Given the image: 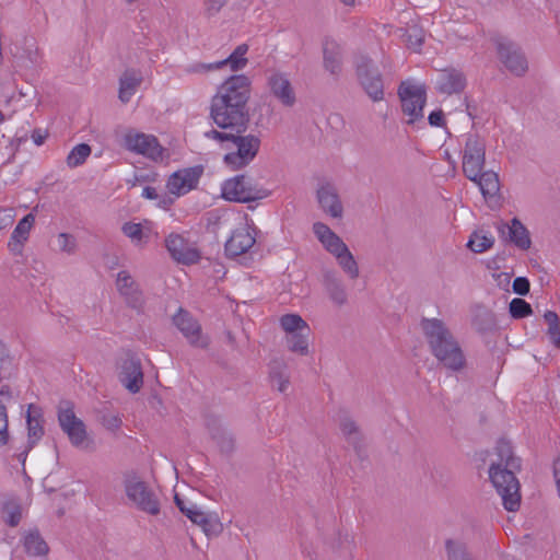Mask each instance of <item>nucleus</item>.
<instances>
[{
    "mask_svg": "<svg viewBox=\"0 0 560 560\" xmlns=\"http://www.w3.org/2000/svg\"><path fill=\"white\" fill-rule=\"evenodd\" d=\"M34 222L35 217L32 213L26 214L23 219L19 221L8 243V247L12 254H22L23 244L25 241H27L30 231Z\"/></svg>",
    "mask_w": 560,
    "mask_h": 560,
    "instance_id": "26",
    "label": "nucleus"
},
{
    "mask_svg": "<svg viewBox=\"0 0 560 560\" xmlns=\"http://www.w3.org/2000/svg\"><path fill=\"white\" fill-rule=\"evenodd\" d=\"M467 84L465 74L457 69H445L439 72L435 89L441 94L452 95L462 93Z\"/></svg>",
    "mask_w": 560,
    "mask_h": 560,
    "instance_id": "20",
    "label": "nucleus"
},
{
    "mask_svg": "<svg viewBox=\"0 0 560 560\" xmlns=\"http://www.w3.org/2000/svg\"><path fill=\"white\" fill-rule=\"evenodd\" d=\"M101 424L108 431L116 432L121 427V419L117 413L103 412L98 417Z\"/></svg>",
    "mask_w": 560,
    "mask_h": 560,
    "instance_id": "44",
    "label": "nucleus"
},
{
    "mask_svg": "<svg viewBox=\"0 0 560 560\" xmlns=\"http://www.w3.org/2000/svg\"><path fill=\"white\" fill-rule=\"evenodd\" d=\"M174 502L187 518H190L192 513H196L199 510L196 504H187L177 493L174 497Z\"/></svg>",
    "mask_w": 560,
    "mask_h": 560,
    "instance_id": "49",
    "label": "nucleus"
},
{
    "mask_svg": "<svg viewBox=\"0 0 560 560\" xmlns=\"http://www.w3.org/2000/svg\"><path fill=\"white\" fill-rule=\"evenodd\" d=\"M324 285L330 300L338 306L347 303L348 296L345 285L335 271L324 273Z\"/></svg>",
    "mask_w": 560,
    "mask_h": 560,
    "instance_id": "28",
    "label": "nucleus"
},
{
    "mask_svg": "<svg viewBox=\"0 0 560 560\" xmlns=\"http://www.w3.org/2000/svg\"><path fill=\"white\" fill-rule=\"evenodd\" d=\"M308 335L310 331L300 330L287 335L285 341L288 349L300 355H307L308 350Z\"/></svg>",
    "mask_w": 560,
    "mask_h": 560,
    "instance_id": "35",
    "label": "nucleus"
},
{
    "mask_svg": "<svg viewBox=\"0 0 560 560\" xmlns=\"http://www.w3.org/2000/svg\"><path fill=\"white\" fill-rule=\"evenodd\" d=\"M494 43L498 56L505 68L517 77L525 74L528 70V63L521 48L503 37L495 38Z\"/></svg>",
    "mask_w": 560,
    "mask_h": 560,
    "instance_id": "12",
    "label": "nucleus"
},
{
    "mask_svg": "<svg viewBox=\"0 0 560 560\" xmlns=\"http://www.w3.org/2000/svg\"><path fill=\"white\" fill-rule=\"evenodd\" d=\"M228 0H207L206 13L208 16L215 15L225 4Z\"/></svg>",
    "mask_w": 560,
    "mask_h": 560,
    "instance_id": "52",
    "label": "nucleus"
},
{
    "mask_svg": "<svg viewBox=\"0 0 560 560\" xmlns=\"http://www.w3.org/2000/svg\"><path fill=\"white\" fill-rule=\"evenodd\" d=\"M402 113L408 116L406 124L415 125L423 119V107L427 103V91L423 84L404 81L398 88Z\"/></svg>",
    "mask_w": 560,
    "mask_h": 560,
    "instance_id": "6",
    "label": "nucleus"
},
{
    "mask_svg": "<svg viewBox=\"0 0 560 560\" xmlns=\"http://www.w3.org/2000/svg\"><path fill=\"white\" fill-rule=\"evenodd\" d=\"M249 78L244 74L231 75L211 100V119L225 131L245 132L249 124Z\"/></svg>",
    "mask_w": 560,
    "mask_h": 560,
    "instance_id": "1",
    "label": "nucleus"
},
{
    "mask_svg": "<svg viewBox=\"0 0 560 560\" xmlns=\"http://www.w3.org/2000/svg\"><path fill=\"white\" fill-rule=\"evenodd\" d=\"M189 520L200 526L207 536H218L223 530L222 523L214 513H205L199 509Z\"/></svg>",
    "mask_w": 560,
    "mask_h": 560,
    "instance_id": "30",
    "label": "nucleus"
},
{
    "mask_svg": "<svg viewBox=\"0 0 560 560\" xmlns=\"http://www.w3.org/2000/svg\"><path fill=\"white\" fill-rule=\"evenodd\" d=\"M26 421L28 431V448H32L44 434L39 416L36 415V408L33 405H30L28 407Z\"/></svg>",
    "mask_w": 560,
    "mask_h": 560,
    "instance_id": "33",
    "label": "nucleus"
},
{
    "mask_svg": "<svg viewBox=\"0 0 560 560\" xmlns=\"http://www.w3.org/2000/svg\"><path fill=\"white\" fill-rule=\"evenodd\" d=\"M512 288L514 293L518 295H526L529 292L530 283L526 277H517L514 279Z\"/></svg>",
    "mask_w": 560,
    "mask_h": 560,
    "instance_id": "50",
    "label": "nucleus"
},
{
    "mask_svg": "<svg viewBox=\"0 0 560 560\" xmlns=\"http://www.w3.org/2000/svg\"><path fill=\"white\" fill-rule=\"evenodd\" d=\"M0 395H2V396H4V395H5V396H8V397L10 398V397H11V393H10V390H9V387H7V389H4V387H3V388L1 389V392H0Z\"/></svg>",
    "mask_w": 560,
    "mask_h": 560,
    "instance_id": "60",
    "label": "nucleus"
},
{
    "mask_svg": "<svg viewBox=\"0 0 560 560\" xmlns=\"http://www.w3.org/2000/svg\"><path fill=\"white\" fill-rule=\"evenodd\" d=\"M142 197H144L147 199H158L159 195L154 187L147 186L142 190Z\"/></svg>",
    "mask_w": 560,
    "mask_h": 560,
    "instance_id": "56",
    "label": "nucleus"
},
{
    "mask_svg": "<svg viewBox=\"0 0 560 560\" xmlns=\"http://www.w3.org/2000/svg\"><path fill=\"white\" fill-rule=\"evenodd\" d=\"M424 42V37L422 35V31L418 28H411L407 34V43L408 46L413 49H419Z\"/></svg>",
    "mask_w": 560,
    "mask_h": 560,
    "instance_id": "48",
    "label": "nucleus"
},
{
    "mask_svg": "<svg viewBox=\"0 0 560 560\" xmlns=\"http://www.w3.org/2000/svg\"><path fill=\"white\" fill-rule=\"evenodd\" d=\"M270 380L277 386V389L283 393L290 383L288 366L283 360L276 359L270 363Z\"/></svg>",
    "mask_w": 560,
    "mask_h": 560,
    "instance_id": "32",
    "label": "nucleus"
},
{
    "mask_svg": "<svg viewBox=\"0 0 560 560\" xmlns=\"http://www.w3.org/2000/svg\"><path fill=\"white\" fill-rule=\"evenodd\" d=\"M342 4L347 7H353L355 3V0H339Z\"/></svg>",
    "mask_w": 560,
    "mask_h": 560,
    "instance_id": "59",
    "label": "nucleus"
},
{
    "mask_svg": "<svg viewBox=\"0 0 560 560\" xmlns=\"http://www.w3.org/2000/svg\"><path fill=\"white\" fill-rule=\"evenodd\" d=\"M23 547L31 557H44L48 553L49 547L37 529H30L23 535Z\"/></svg>",
    "mask_w": 560,
    "mask_h": 560,
    "instance_id": "29",
    "label": "nucleus"
},
{
    "mask_svg": "<svg viewBox=\"0 0 560 560\" xmlns=\"http://www.w3.org/2000/svg\"><path fill=\"white\" fill-rule=\"evenodd\" d=\"M124 485L127 498L137 509L150 515L160 513V501L155 492L136 474L127 475Z\"/></svg>",
    "mask_w": 560,
    "mask_h": 560,
    "instance_id": "7",
    "label": "nucleus"
},
{
    "mask_svg": "<svg viewBox=\"0 0 560 560\" xmlns=\"http://www.w3.org/2000/svg\"><path fill=\"white\" fill-rule=\"evenodd\" d=\"M472 182L478 185L485 199L493 198L500 191L499 175L493 171L480 172V175Z\"/></svg>",
    "mask_w": 560,
    "mask_h": 560,
    "instance_id": "31",
    "label": "nucleus"
},
{
    "mask_svg": "<svg viewBox=\"0 0 560 560\" xmlns=\"http://www.w3.org/2000/svg\"><path fill=\"white\" fill-rule=\"evenodd\" d=\"M313 232L325 249L336 256L348 246L328 225L322 222L313 224Z\"/></svg>",
    "mask_w": 560,
    "mask_h": 560,
    "instance_id": "24",
    "label": "nucleus"
},
{
    "mask_svg": "<svg viewBox=\"0 0 560 560\" xmlns=\"http://www.w3.org/2000/svg\"><path fill=\"white\" fill-rule=\"evenodd\" d=\"M243 133L211 129L205 132V137L219 141L221 147L229 151L223 159L225 164L234 170H240L256 158L260 148V139L257 136H244Z\"/></svg>",
    "mask_w": 560,
    "mask_h": 560,
    "instance_id": "4",
    "label": "nucleus"
},
{
    "mask_svg": "<svg viewBox=\"0 0 560 560\" xmlns=\"http://www.w3.org/2000/svg\"><path fill=\"white\" fill-rule=\"evenodd\" d=\"M547 334L556 348L560 349V323L556 325H549Z\"/></svg>",
    "mask_w": 560,
    "mask_h": 560,
    "instance_id": "53",
    "label": "nucleus"
},
{
    "mask_svg": "<svg viewBox=\"0 0 560 560\" xmlns=\"http://www.w3.org/2000/svg\"><path fill=\"white\" fill-rule=\"evenodd\" d=\"M173 202H174V199H173V198L167 197V196H164V197L160 200L159 205H160L161 207H163L164 209H166L167 207H170L171 205H173Z\"/></svg>",
    "mask_w": 560,
    "mask_h": 560,
    "instance_id": "58",
    "label": "nucleus"
},
{
    "mask_svg": "<svg viewBox=\"0 0 560 560\" xmlns=\"http://www.w3.org/2000/svg\"><path fill=\"white\" fill-rule=\"evenodd\" d=\"M280 326L287 335L300 330L310 331L307 323L298 314H285L280 317Z\"/></svg>",
    "mask_w": 560,
    "mask_h": 560,
    "instance_id": "36",
    "label": "nucleus"
},
{
    "mask_svg": "<svg viewBox=\"0 0 560 560\" xmlns=\"http://www.w3.org/2000/svg\"><path fill=\"white\" fill-rule=\"evenodd\" d=\"M120 383L130 393H138L143 385V372L140 360L131 354L122 359L118 374Z\"/></svg>",
    "mask_w": 560,
    "mask_h": 560,
    "instance_id": "15",
    "label": "nucleus"
},
{
    "mask_svg": "<svg viewBox=\"0 0 560 560\" xmlns=\"http://www.w3.org/2000/svg\"><path fill=\"white\" fill-rule=\"evenodd\" d=\"M358 80L373 102H380L384 98L383 77L374 63V61L365 56L360 55L354 60Z\"/></svg>",
    "mask_w": 560,
    "mask_h": 560,
    "instance_id": "8",
    "label": "nucleus"
},
{
    "mask_svg": "<svg viewBox=\"0 0 560 560\" xmlns=\"http://www.w3.org/2000/svg\"><path fill=\"white\" fill-rule=\"evenodd\" d=\"M58 422L74 447L81 450L94 448V441L90 438L86 425L75 416L72 407L67 406L58 409Z\"/></svg>",
    "mask_w": 560,
    "mask_h": 560,
    "instance_id": "9",
    "label": "nucleus"
},
{
    "mask_svg": "<svg viewBox=\"0 0 560 560\" xmlns=\"http://www.w3.org/2000/svg\"><path fill=\"white\" fill-rule=\"evenodd\" d=\"M0 349L2 350V352L4 351V348H3L2 343H0Z\"/></svg>",
    "mask_w": 560,
    "mask_h": 560,
    "instance_id": "63",
    "label": "nucleus"
},
{
    "mask_svg": "<svg viewBox=\"0 0 560 560\" xmlns=\"http://www.w3.org/2000/svg\"><path fill=\"white\" fill-rule=\"evenodd\" d=\"M116 285L128 306L137 311L142 310L144 304L142 292L139 290L138 284L133 281L127 271L122 270L118 272Z\"/></svg>",
    "mask_w": 560,
    "mask_h": 560,
    "instance_id": "22",
    "label": "nucleus"
},
{
    "mask_svg": "<svg viewBox=\"0 0 560 560\" xmlns=\"http://www.w3.org/2000/svg\"><path fill=\"white\" fill-rule=\"evenodd\" d=\"M247 51L248 46L246 44H241L228 58L217 62L198 65L196 70L213 71L224 67H230L231 71L242 70L247 65V58L245 57Z\"/></svg>",
    "mask_w": 560,
    "mask_h": 560,
    "instance_id": "23",
    "label": "nucleus"
},
{
    "mask_svg": "<svg viewBox=\"0 0 560 560\" xmlns=\"http://www.w3.org/2000/svg\"><path fill=\"white\" fill-rule=\"evenodd\" d=\"M494 244V237L491 234L474 232L470 236L467 247L474 253H483Z\"/></svg>",
    "mask_w": 560,
    "mask_h": 560,
    "instance_id": "37",
    "label": "nucleus"
},
{
    "mask_svg": "<svg viewBox=\"0 0 560 560\" xmlns=\"http://www.w3.org/2000/svg\"><path fill=\"white\" fill-rule=\"evenodd\" d=\"M339 427L347 441L357 447L361 442V433L357 423L346 416L340 420Z\"/></svg>",
    "mask_w": 560,
    "mask_h": 560,
    "instance_id": "40",
    "label": "nucleus"
},
{
    "mask_svg": "<svg viewBox=\"0 0 560 560\" xmlns=\"http://www.w3.org/2000/svg\"><path fill=\"white\" fill-rule=\"evenodd\" d=\"M323 65L325 70L335 77L342 70V50L334 39L326 38L323 43Z\"/></svg>",
    "mask_w": 560,
    "mask_h": 560,
    "instance_id": "25",
    "label": "nucleus"
},
{
    "mask_svg": "<svg viewBox=\"0 0 560 560\" xmlns=\"http://www.w3.org/2000/svg\"><path fill=\"white\" fill-rule=\"evenodd\" d=\"M8 415L7 407L3 401L0 399V446H4L9 442V431H8Z\"/></svg>",
    "mask_w": 560,
    "mask_h": 560,
    "instance_id": "47",
    "label": "nucleus"
},
{
    "mask_svg": "<svg viewBox=\"0 0 560 560\" xmlns=\"http://www.w3.org/2000/svg\"><path fill=\"white\" fill-rule=\"evenodd\" d=\"M124 147L130 152L141 154L153 161L163 158V148L152 135L129 130L124 136Z\"/></svg>",
    "mask_w": 560,
    "mask_h": 560,
    "instance_id": "11",
    "label": "nucleus"
},
{
    "mask_svg": "<svg viewBox=\"0 0 560 560\" xmlns=\"http://www.w3.org/2000/svg\"><path fill=\"white\" fill-rule=\"evenodd\" d=\"M203 174V166L195 165L173 173L166 183L170 194L179 197L195 189Z\"/></svg>",
    "mask_w": 560,
    "mask_h": 560,
    "instance_id": "13",
    "label": "nucleus"
},
{
    "mask_svg": "<svg viewBox=\"0 0 560 560\" xmlns=\"http://www.w3.org/2000/svg\"><path fill=\"white\" fill-rule=\"evenodd\" d=\"M497 459L489 468V478L502 498L504 508L514 512L520 508V482L515 472L521 470V459L513 453L511 443L500 440L495 447Z\"/></svg>",
    "mask_w": 560,
    "mask_h": 560,
    "instance_id": "2",
    "label": "nucleus"
},
{
    "mask_svg": "<svg viewBox=\"0 0 560 560\" xmlns=\"http://www.w3.org/2000/svg\"><path fill=\"white\" fill-rule=\"evenodd\" d=\"M21 518L22 508L16 501L10 500L3 503L2 520L5 524H8L11 527H15L19 525Z\"/></svg>",
    "mask_w": 560,
    "mask_h": 560,
    "instance_id": "39",
    "label": "nucleus"
},
{
    "mask_svg": "<svg viewBox=\"0 0 560 560\" xmlns=\"http://www.w3.org/2000/svg\"><path fill=\"white\" fill-rule=\"evenodd\" d=\"M3 120V114L2 112L0 110V122Z\"/></svg>",
    "mask_w": 560,
    "mask_h": 560,
    "instance_id": "62",
    "label": "nucleus"
},
{
    "mask_svg": "<svg viewBox=\"0 0 560 560\" xmlns=\"http://www.w3.org/2000/svg\"><path fill=\"white\" fill-rule=\"evenodd\" d=\"M165 246L177 262L191 265L200 259L199 250L179 234H170L165 240Z\"/></svg>",
    "mask_w": 560,
    "mask_h": 560,
    "instance_id": "16",
    "label": "nucleus"
},
{
    "mask_svg": "<svg viewBox=\"0 0 560 560\" xmlns=\"http://www.w3.org/2000/svg\"><path fill=\"white\" fill-rule=\"evenodd\" d=\"M335 257L338 261V265L349 276L350 279H357L359 277V266L348 247Z\"/></svg>",
    "mask_w": 560,
    "mask_h": 560,
    "instance_id": "38",
    "label": "nucleus"
},
{
    "mask_svg": "<svg viewBox=\"0 0 560 560\" xmlns=\"http://www.w3.org/2000/svg\"><path fill=\"white\" fill-rule=\"evenodd\" d=\"M269 195L268 189L245 174L231 177L221 185L222 198L232 202L247 203L267 198Z\"/></svg>",
    "mask_w": 560,
    "mask_h": 560,
    "instance_id": "5",
    "label": "nucleus"
},
{
    "mask_svg": "<svg viewBox=\"0 0 560 560\" xmlns=\"http://www.w3.org/2000/svg\"><path fill=\"white\" fill-rule=\"evenodd\" d=\"M267 84L270 93L284 106L293 107L296 103V95L288 75L280 71H272Z\"/></svg>",
    "mask_w": 560,
    "mask_h": 560,
    "instance_id": "17",
    "label": "nucleus"
},
{
    "mask_svg": "<svg viewBox=\"0 0 560 560\" xmlns=\"http://www.w3.org/2000/svg\"><path fill=\"white\" fill-rule=\"evenodd\" d=\"M498 232L504 241L513 243L520 249L527 250L530 248L529 232L517 218H513L510 223H500Z\"/></svg>",
    "mask_w": 560,
    "mask_h": 560,
    "instance_id": "18",
    "label": "nucleus"
},
{
    "mask_svg": "<svg viewBox=\"0 0 560 560\" xmlns=\"http://www.w3.org/2000/svg\"><path fill=\"white\" fill-rule=\"evenodd\" d=\"M211 435L222 452L229 453L234 448V439L226 430L220 428L214 429Z\"/></svg>",
    "mask_w": 560,
    "mask_h": 560,
    "instance_id": "43",
    "label": "nucleus"
},
{
    "mask_svg": "<svg viewBox=\"0 0 560 560\" xmlns=\"http://www.w3.org/2000/svg\"><path fill=\"white\" fill-rule=\"evenodd\" d=\"M544 318L546 320V323L549 325H556V324H559L560 320H559V316L557 315L556 312L553 311H547L545 314H544Z\"/></svg>",
    "mask_w": 560,
    "mask_h": 560,
    "instance_id": "55",
    "label": "nucleus"
},
{
    "mask_svg": "<svg viewBox=\"0 0 560 560\" xmlns=\"http://www.w3.org/2000/svg\"><path fill=\"white\" fill-rule=\"evenodd\" d=\"M13 221H14L13 209L0 207V231L11 226Z\"/></svg>",
    "mask_w": 560,
    "mask_h": 560,
    "instance_id": "51",
    "label": "nucleus"
},
{
    "mask_svg": "<svg viewBox=\"0 0 560 560\" xmlns=\"http://www.w3.org/2000/svg\"><path fill=\"white\" fill-rule=\"evenodd\" d=\"M317 201L322 210L331 218L339 219L342 217L343 207L339 198L337 188L330 184H322L316 192Z\"/></svg>",
    "mask_w": 560,
    "mask_h": 560,
    "instance_id": "21",
    "label": "nucleus"
},
{
    "mask_svg": "<svg viewBox=\"0 0 560 560\" xmlns=\"http://www.w3.org/2000/svg\"><path fill=\"white\" fill-rule=\"evenodd\" d=\"M32 139L36 145H42L45 142L46 136L43 135L40 130H34Z\"/></svg>",
    "mask_w": 560,
    "mask_h": 560,
    "instance_id": "57",
    "label": "nucleus"
},
{
    "mask_svg": "<svg viewBox=\"0 0 560 560\" xmlns=\"http://www.w3.org/2000/svg\"><path fill=\"white\" fill-rule=\"evenodd\" d=\"M254 232L255 229H250L247 225L235 229L225 243L226 255L237 257L247 253L256 242Z\"/></svg>",
    "mask_w": 560,
    "mask_h": 560,
    "instance_id": "19",
    "label": "nucleus"
},
{
    "mask_svg": "<svg viewBox=\"0 0 560 560\" xmlns=\"http://www.w3.org/2000/svg\"><path fill=\"white\" fill-rule=\"evenodd\" d=\"M420 326L430 352L444 368L454 372L465 368L460 345L442 319L422 318Z\"/></svg>",
    "mask_w": 560,
    "mask_h": 560,
    "instance_id": "3",
    "label": "nucleus"
},
{
    "mask_svg": "<svg viewBox=\"0 0 560 560\" xmlns=\"http://www.w3.org/2000/svg\"><path fill=\"white\" fill-rule=\"evenodd\" d=\"M91 154V147L86 143L77 144L67 156V165L77 167L85 162Z\"/></svg>",
    "mask_w": 560,
    "mask_h": 560,
    "instance_id": "41",
    "label": "nucleus"
},
{
    "mask_svg": "<svg viewBox=\"0 0 560 560\" xmlns=\"http://www.w3.org/2000/svg\"><path fill=\"white\" fill-rule=\"evenodd\" d=\"M173 323L191 346L206 348L209 345V339L201 334L199 323L187 311L179 308L173 316Z\"/></svg>",
    "mask_w": 560,
    "mask_h": 560,
    "instance_id": "14",
    "label": "nucleus"
},
{
    "mask_svg": "<svg viewBox=\"0 0 560 560\" xmlns=\"http://www.w3.org/2000/svg\"><path fill=\"white\" fill-rule=\"evenodd\" d=\"M446 560H474L466 542L460 539L445 540Z\"/></svg>",
    "mask_w": 560,
    "mask_h": 560,
    "instance_id": "34",
    "label": "nucleus"
},
{
    "mask_svg": "<svg viewBox=\"0 0 560 560\" xmlns=\"http://www.w3.org/2000/svg\"><path fill=\"white\" fill-rule=\"evenodd\" d=\"M486 163V142L478 135H469L466 139L463 153V173L469 180H476V177L483 171Z\"/></svg>",
    "mask_w": 560,
    "mask_h": 560,
    "instance_id": "10",
    "label": "nucleus"
},
{
    "mask_svg": "<svg viewBox=\"0 0 560 560\" xmlns=\"http://www.w3.org/2000/svg\"><path fill=\"white\" fill-rule=\"evenodd\" d=\"M57 244L62 253L72 255L77 249V242L74 236L68 233H60L57 237Z\"/></svg>",
    "mask_w": 560,
    "mask_h": 560,
    "instance_id": "46",
    "label": "nucleus"
},
{
    "mask_svg": "<svg viewBox=\"0 0 560 560\" xmlns=\"http://www.w3.org/2000/svg\"><path fill=\"white\" fill-rule=\"evenodd\" d=\"M509 311L515 319L527 317L533 313L530 304L521 298H515L510 302Z\"/></svg>",
    "mask_w": 560,
    "mask_h": 560,
    "instance_id": "42",
    "label": "nucleus"
},
{
    "mask_svg": "<svg viewBox=\"0 0 560 560\" xmlns=\"http://www.w3.org/2000/svg\"><path fill=\"white\" fill-rule=\"evenodd\" d=\"M142 80L143 78L141 72L133 69L126 70L119 80V100L122 103L129 102L131 96L140 86Z\"/></svg>",
    "mask_w": 560,
    "mask_h": 560,
    "instance_id": "27",
    "label": "nucleus"
},
{
    "mask_svg": "<svg viewBox=\"0 0 560 560\" xmlns=\"http://www.w3.org/2000/svg\"><path fill=\"white\" fill-rule=\"evenodd\" d=\"M124 234L129 237L133 243L141 244L143 241V230L141 224L127 222L122 225Z\"/></svg>",
    "mask_w": 560,
    "mask_h": 560,
    "instance_id": "45",
    "label": "nucleus"
},
{
    "mask_svg": "<svg viewBox=\"0 0 560 560\" xmlns=\"http://www.w3.org/2000/svg\"><path fill=\"white\" fill-rule=\"evenodd\" d=\"M228 339H229V342H230L231 345H234L235 339H234V336H233L231 332H229V334H228Z\"/></svg>",
    "mask_w": 560,
    "mask_h": 560,
    "instance_id": "61",
    "label": "nucleus"
},
{
    "mask_svg": "<svg viewBox=\"0 0 560 560\" xmlns=\"http://www.w3.org/2000/svg\"><path fill=\"white\" fill-rule=\"evenodd\" d=\"M428 120L433 127H442L445 124L444 113L441 109L434 110L430 113Z\"/></svg>",
    "mask_w": 560,
    "mask_h": 560,
    "instance_id": "54",
    "label": "nucleus"
}]
</instances>
